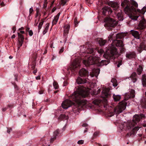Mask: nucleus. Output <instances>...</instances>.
Here are the masks:
<instances>
[{"instance_id":"nucleus-13","label":"nucleus","mask_w":146,"mask_h":146,"mask_svg":"<svg viewBox=\"0 0 146 146\" xmlns=\"http://www.w3.org/2000/svg\"><path fill=\"white\" fill-rule=\"evenodd\" d=\"M102 13L104 15L108 12L109 14H110L112 12V11L110 8L108 7H105L102 9Z\"/></svg>"},{"instance_id":"nucleus-17","label":"nucleus","mask_w":146,"mask_h":146,"mask_svg":"<svg viewBox=\"0 0 146 146\" xmlns=\"http://www.w3.org/2000/svg\"><path fill=\"white\" fill-rule=\"evenodd\" d=\"M136 73L134 72L129 77V79H130L133 83H135L137 80V79L136 77Z\"/></svg>"},{"instance_id":"nucleus-46","label":"nucleus","mask_w":146,"mask_h":146,"mask_svg":"<svg viewBox=\"0 0 146 146\" xmlns=\"http://www.w3.org/2000/svg\"><path fill=\"white\" fill-rule=\"evenodd\" d=\"M121 64H122L121 61H119L118 62V64L117 65V67H120V66H121Z\"/></svg>"},{"instance_id":"nucleus-9","label":"nucleus","mask_w":146,"mask_h":146,"mask_svg":"<svg viewBox=\"0 0 146 146\" xmlns=\"http://www.w3.org/2000/svg\"><path fill=\"white\" fill-rule=\"evenodd\" d=\"M80 60L79 59H77L74 60L72 63L70 67V70H74L78 68L80 65Z\"/></svg>"},{"instance_id":"nucleus-51","label":"nucleus","mask_w":146,"mask_h":146,"mask_svg":"<svg viewBox=\"0 0 146 146\" xmlns=\"http://www.w3.org/2000/svg\"><path fill=\"white\" fill-rule=\"evenodd\" d=\"M13 33H14L15 32V31L16 30V27H13Z\"/></svg>"},{"instance_id":"nucleus-26","label":"nucleus","mask_w":146,"mask_h":146,"mask_svg":"<svg viewBox=\"0 0 146 146\" xmlns=\"http://www.w3.org/2000/svg\"><path fill=\"white\" fill-rule=\"evenodd\" d=\"M98 41L100 46H103L104 45L106 42V40H103L102 38L98 39Z\"/></svg>"},{"instance_id":"nucleus-25","label":"nucleus","mask_w":146,"mask_h":146,"mask_svg":"<svg viewBox=\"0 0 146 146\" xmlns=\"http://www.w3.org/2000/svg\"><path fill=\"white\" fill-rule=\"evenodd\" d=\"M146 47L143 44H141L140 46L137 48V50L139 53H141L143 50H145Z\"/></svg>"},{"instance_id":"nucleus-4","label":"nucleus","mask_w":146,"mask_h":146,"mask_svg":"<svg viewBox=\"0 0 146 146\" xmlns=\"http://www.w3.org/2000/svg\"><path fill=\"white\" fill-rule=\"evenodd\" d=\"M126 103L125 101L123 100L120 102L114 109V112H110L111 116L113 115L114 113L118 114L122 112L126 108Z\"/></svg>"},{"instance_id":"nucleus-8","label":"nucleus","mask_w":146,"mask_h":146,"mask_svg":"<svg viewBox=\"0 0 146 146\" xmlns=\"http://www.w3.org/2000/svg\"><path fill=\"white\" fill-rule=\"evenodd\" d=\"M73 103L71 100L67 99L62 102V106L64 109H67L70 107Z\"/></svg>"},{"instance_id":"nucleus-45","label":"nucleus","mask_w":146,"mask_h":146,"mask_svg":"<svg viewBox=\"0 0 146 146\" xmlns=\"http://www.w3.org/2000/svg\"><path fill=\"white\" fill-rule=\"evenodd\" d=\"M29 33L30 36H32L33 35V32L31 30H29Z\"/></svg>"},{"instance_id":"nucleus-16","label":"nucleus","mask_w":146,"mask_h":146,"mask_svg":"<svg viewBox=\"0 0 146 146\" xmlns=\"http://www.w3.org/2000/svg\"><path fill=\"white\" fill-rule=\"evenodd\" d=\"M76 82L78 84H81L86 83L87 82H88V81L86 79H83L80 77H78L76 80Z\"/></svg>"},{"instance_id":"nucleus-43","label":"nucleus","mask_w":146,"mask_h":146,"mask_svg":"<svg viewBox=\"0 0 146 146\" xmlns=\"http://www.w3.org/2000/svg\"><path fill=\"white\" fill-rule=\"evenodd\" d=\"M33 7H31L29 9V14L31 15V14L33 12Z\"/></svg>"},{"instance_id":"nucleus-49","label":"nucleus","mask_w":146,"mask_h":146,"mask_svg":"<svg viewBox=\"0 0 146 146\" xmlns=\"http://www.w3.org/2000/svg\"><path fill=\"white\" fill-rule=\"evenodd\" d=\"M7 44H6L5 45V47H6V49H8V48H9L8 43H7Z\"/></svg>"},{"instance_id":"nucleus-38","label":"nucleus","mask_w":146,"mask_h":146,"mask_svg":"<svg viewBox=\"0 0 146 146\" xmlns=\"http://www.w3.org/2000/svg\"><path fill=\"white\" fill-rule=\"evenodd\" d=\"M95 50H96L95 49H94L92 48H89L87 52L88 53L91 54L93 53Z\"/></svg>"},{"instance_id":"nucleus-19","label":"nucleus","mask_w":146,"mask_h":146,"mask_svg":"<svg viewBox=\"0 0 146 146\" xmlns=\"http://www.w3.org/2000/svg\"><path fill=\"white\" fill-rule=\"evenodd\" d=\"M59 130L57 129L53 133V137L51 138L50 140V142H52L56 138V137L59 133Z\"/></svg>"},{"instance_id":"nucleus-28","label":"nucleus","mask_w":146,"mask_h":146,"mask_svg":"<svg viewBox=\"0 0 146 146\" xmlns=\"http://www.w3.org/2000/svg\"><path fill=\"white\" fill-rule=\"evenodd\" d=\"M115 35H114V32H112L109 35L108 38L109 39V40H112L114 41L115 40L113 39V38H115Z\"/></svg>"},{"instance_id":"nucleus-12","label":"nucleus","mask_w":146,"mask_h":146,"mask_svg":"<svg viewBox=\"0 0 146 146\" xmlns=\"http://www.w3.org/2000/svg\"><path fill=\"white\" fill-rule=\"evenodd\" d=\"M88 71L83 68L80 70L79 72L80 75L81 77L88 76Z\"/></svg>"},{"instance_id":"nucleus-50","label":"nucleus","mask_w":146,"mask_h":146,"mask_svg":"<svg viewBox=\"0 0 146 146\" xmlns=\"http://www.w3.org/2000/svg\"><path fill=\"white\" fill-rule=\"evenodd\" d=\"M63 51H64L63 48H62L60 49V51L59 52L60 53H62V52H63Z\"/></svg>"},{"instance_id":"nucleus-41","label":"nucleus","mask_w":146,"mask_h":146,"mask_svg":"<svg viewBox=\"0 0 146 146\" xmlns=\"http://www.w3.org/2000/svg\"><path fill=\"white\" fill-rule=\"evenodd\" d=\"M103 50L102 49H100L98 50V52L99 54H100V55L101 54H102L103 53Z\"/></svg>"},{"instance_id":"nucleus-22","label":"nucleus","mask_w":146,"mask_h":146,"mask_svg":"<svg viewBox=\"0 0 146 146\" xmlns=\"http://www.w3.org/2000/svg\"><path fill=\"white\" fill-rule=\"evenodd\" d=\"M146 26L145 22L144 21H141L139 24L138 28L141 29L142 30L144 29Z\"/></svg>"},{"instance_id":"nucleus-48","label":"nucleus","mask_w":146,"mask_h":146,"mask_svg":"<svg viewBox=\"0 0 146 146\" xmlns=\"http://www.w3.org/2000/svg\"><path fill=\"white\" fill-rule=\"evenodd\" d=\"M40 76H36V80H40Z\"/></svg>"},{"instance_id":"nucleus-18","label":"nucleus","mask_w":146,"mask_h":146,"mask_svg":"<svg viewBox=\"0 0 146 146\" xmlns=\"http://www.w3.org/2000/svg\"><path fill=\"white\" fill-rule=\"evenodd\" d=\"M113 41L117 46L123 47L124 46L123 42L121 40H114Z\"/></svg>"},{"instance_id":"nucleus-30","label":"nucleus","mask_w":146,"mask_h":146,"mask_svg":"<svg viewBox=\"0 0 146 146\" xmlns=\"http://www.w3.org/2000/svg\"><path fill=\"white\" fill-rule=\"evenodd\" d=\"M49 26V23H47L46 24L45 26L43 32V35L45 34L47 32Z\"/></svg>"},{"instance_id":"nucleus-36","label":"nucleus","mask_w":146,"mask_h":146,"mask_svg":"<svg viewBox=\"0 0 146 146\" xmlns=\"http://www.w3.org/2000/svg\"><path fill=\"white\" fill-rule=\"evenodd\" d=\"M53 85L55 89H58V83L55 82H54L53 83Z\"/></svg>"},{"instance_id":"nucleus-32","label":"nucleus","mask_w":146,"mask_h":146,"mask_svg":"<svg viewBox=\"0 0 146 146\" xmlns=\"http://www.w3.org/2000/svg\"><path fill=\"white\" fill-rule=\"evenodd\" d=\"M111 82L112 83L113 85L115 87L117 85V83L116 79H112L111 80Z\"/></svg>"},{"instance_id":"nucleus-10","label":"nucleus","mask_w":146,"mask_h":146,"mask_svg":"<svg viewBox=\"0 0 146 146\" xmlns=\"http://www.w3.org/2000/svg\"><path fill=\"white\" fill-rule=\"evenodd\" d=\"M135 96V90H131L128 93H126L125 94V100H126L129 98H133Z\"/></svg>"},{"instance_id":"nucleus-57","label":"nucleus","mask_w":146,"mask_h":146,"mask_svg":"<svg viewBox=\"0 0 146 146\" xmlns=\"http://www.w3.org/2000/svg\"><path fill=\"white\" fill-rule=\"evenodd\" d=\"M69 69H70V68H67L66 70L68 71L67 73H70V71H69Z\"/></svg>"},{"instance_id":"nucleus-11","label":"nucleus","mask_w":146,"mask_h":146,"mask_svg":"<svg viewBox=\"0 0 146 146\" xmlns=\"http://www.w3.org/2000/svg\"><path fill=\"white\" fill-rule=\"evenodd\" d=\"M126 125L127 127V129H132L133 130V131L134 132L136 131H138L139 129V127H134V124H132L131 123H128Z\"/></svg>"},{"instance_id":"nucleus-1","label":"nucleus","mask_w":146,"mask_h":146,"mask_svg":"<svg viewBox=\"0 0 146 146\" xmlns=\"http://www.w3.org/2000/svg\"><path fill=\"white\" fill-rule=\"evenodd\" d=\"M117 53V49L114 46L111 44L109 45L108 50L103 55L104 57L107 59L102 60L100 62L99 60V57L98 56H96L94 55L90 56L87 60H83V63L86 66L96 64L98 62H99L98 65L100 66L106 65L109 63V61L108 59H114L118 56Z\"/></svg>"},{"instance_id":"nucleus-61","label":"nucleus","mask_w":146,"mask_h":146,"mask_svg":"<svg viewBox=\"0 0 146 146\" xmlns=\"http://www.w3.org/2000/svg\"><path fill=\"white\" fill-rule=\"evenodd\" d=\"M94 134L95 135H97L98 134V133L97 132H96L94 133Z\"/></svg>"},{"instance_id":"nucleus-34","label":"nucleus","mask_w":146,"mask_h":146,"mask_svg":"<svg viewBox=\"0 0 146 146\" xmlns=\"http://www.w3.org/2000/svg\"><path fill=\"white\" fill-rule=\"evenodd\" d=\"M143 68L141 66H139V68L137 69V72L138 74H140L142 71Z\"/></svg>"},{"instance_id":"nucleus-42","label":"nucleus","mask_w":146,"mask_h":146,"mask_svg":"<svg viewBox=\"0 0 146 146\" xmlns=\"http://www.w3.org/2000/svg\"><path fill=\"white\" fill-rule=\"evenodd\" d=\"M78 143L79 145H81L83 143L84 141L82 140H80L78 141Z\"/></svg>"},{"instance_id":"nucleus-2","label":"nucleus","mask_w":146,"mask_h":146,"mask_svg":"<svg viewBox=\"0 0 146 146\" xmlns=\"http://www.w3.org/2000/svg\"><path fill=\"white\" fill-rule=\"evenodd\" d=\"M138 6L137 3L134 1L132 0L127 4L124 9L125 13L131 19L134 21L137 20L141 14H144L146 11V7H144L141 10L136 9L134 7H137Z\"/></svg>"},{"instance_id":"nucleus-6","label":"nucleus","mask_w":146,"mask_h":146,"mask_svg":"<svg viewBox=\"0 0 146 146\" xmlns=\"http://www.w3.org/2000/svg\"><path fill=\"white\" fill-rule=\"evenodd\" d=\"M105 24L104 25L106 27H113L117 25V22L113 19L109 17L106 18L104 20Z\"/></svg>"},{"instance_id":"nucleus-62","label":"nucleus","mask_w":146,"mask_h":146,"mask_svg":"<svg viewBox=\"0 0 146 146\" xmlns=\"http://www.w3.org/2000/svg\"><path fill=\"white\" fill-rule=\"evenodd\" d=\"M36 72H37V71L36 70H35L33 71V73H34L35 74V73H36Z\"/></svg>"},{"instance_id":"nucleus-44","label":"nucleus","mask_w":146,"mask_h":146,"mask_svg":"<svg viewBox=\"0 0 146 146\" xmlns=\"http://www.w3.org/2000/svg\"><path fill=\"white\" fill-rule=\"evenodd\" d=\"M127 2V0H125L122 3H121V5L123 7H124L125 4L126 3V2Z\"/></svg>"},{"instance_id":"nucleus-63","label":"nucleus","mask_w":146,"mask_h":146,"mask_svg":"<svg viewBox=\"0 0 146 146\" xmlns=\"http://www.w3.org/2000/svg\"><path fill=\"white\" fill-rule=\"evenodd\" d=\"M7 131L8 133H9V129H8V128L7 129Z\"/></svg>"},{"instance_id":"nucleus-52","label":"nucleus","mask_w":146,"mask_h":146,"mask_svg":"<svg viewBox=\"0 0 146 146\" xmlns=\"http://www.w3.org/2000/svg\"><path fill=\"white\" fill-rule=\"evenodd\" d=\"M29 27H26V31H29Z\"/></svg>"},{"instance_id":"nucleus-40","label":"nucleus","mask_w":146,"mask_h":146,"mask_svg":"<svg viewBox=\"0 0 146 146\" xmlns=\"http://www.w3.org/2000/svg\"><path fill=\"white\" fill-rule=\"evenodd\" d=\"M36 15L35 16V18L36 19L37 17H40V16H39V9H36Z\"/></svg>"},{"instance_id":"nucleus-29","label":"nucleus","mask_w":146,"mask_h":146,"mask_svg":"<svg viewBox=\"0 0 146 146\" xmlns=\"http://www.w3.org/2000/svg\"><path fill=\"white\" fill-rule=\"evenodd\" d=\"M113 98L115 101H117L121 99V96L119 95H115L113 94Z\"/></svg>"},{"instance_id":"nucleus-37","label":"nucleus","mask_w":146,"mask_h":146,"mask_svg":"<svg viewBox=\"0 0 146 146\" xmlns=\"http://www.w3.org/2000/svg\"><path fill=\"white\" fill-rule=\"evenodd\" d=\"M23 42V41L22 42V41H20L19 40H18V48H19L20 47L22 46Z\"/></svg>"},{"instance_id":"nucleus-47","label":"nucleus","mask_w":146,"mask_h":146,"mask_svg":"<svg viewBox=\"0 0 146 146\" xmlns=\"http://www.w3.org/2000/svg\"><path fill=\"white\" fill-rule=\"evenodd\" d=\"M74 23H75V26H76V25L78 23V21H77V19L76 18L74 20Z\"/></svg>"},{"instance_id":"nucleus-15","label":"nucleus","mask_w":146,"mask_h":146,"mask_svg":"<svg viewBox=\"0 0 146 146\" xmlns=\"http://www.w3.org/2000/svg\"><path fill=\"white\" fill-rule=\"evenodd\" d=\"M100 72V70L99 69H94L93 70L92 74H90V75L91 77H92L94 76L96 77L98 75Z\"/></svg>"},{"instance_id":"nucleus-20","label":"nucleus","mask_w":146,"mask_h":146,"mask_svg":"<svg viewBox=\"0 0 146 146\" xmlns=\"http://www.w3.org/2000/svg\"><path fill=\"white\" fill-rule=\"evenodd\" d=\"M132 35L137 39L139 38V35L138 32L136 31L131 30L130 31Z\"/></svg>"},{"instance_id":"nucleus-64","label":"nucleus","mask_w":146,"mask_h":146,"mask_svg":"<svg viewBox=\"0 0 146 146\" xmlns=\"http://www.w3.org/2000/svg\"><path fill=\"white\" fill-rule=\"evenodd\" d=\"M35 66L33 65V66L32 67V68L33 69H34V68H35Z\"/></svg>"},{"instance_id":"nucleus-53","label":"nucleus","mask_w":146,"mask_h":146,"mask_svg":"<svg viewBox=\"0 0 146 146\" xmlns=\"http://www.w3.org/2000/svg\"><path fill=\"white\" fill-rule=\"evenodd\" d=\"M87 124H86V123L83 124L82 125V126L84 127H86L87 126Z\"/></svg>"},{"instance_id":"nucleus-7","label":"nucleus","mask_w":146,"mask_h":146,"mask_svg":"<svg viewBox=\"0 0 146 146\" xmlns=\"http://www.w3.org/2000/svg\"><path fill=\"white\" fill-rule=\"evenodd\" d=\"M109 90L108 88H104L102 92V97L103 98V100L102 101L106 104L107 103V100L105 98L108 97L110 96L109 94Z\"/></svg>"},{"instance_id":"nucleus-33","label":"nucleus","mask_w":146,"mask_h":146,"mask_svg":"<svg viewBox=\"0 0 146 146\" xmlns=\"http://www.w3.org/2000/svg\"><path fill=\"white\" fill-rule=\"evenodd\" d=\"M18 40L22 41V42L23 41L24 37L23 35L18 33Z\"/></svg>"},{"instance_id":"nucleus-60","label":"nucleus","mask_w":146,"mask_h":146,"mask_svg":"<svg viewBox=\"0 0 146 146\" xmlns=\"http://www.w3.org/2000/svg\"><path fill=\"white\" fill-rule=\"evenodd\" d=\"M20 33L22 34H24L25 33V32L24 31H21Z\"/></svg>"},{"instance_id":"nucleus-5","label":"nucleus","mask_w":146,"mask_h":146,"mask_svg":"<svg viewBox=\"0 0 146 146\" xmlns=\"http://www.w3.org/2000/svg\"><path fill=\"white\" fill-rule=\"evenodd\" d=\"M111 7L115 11L117 10L119 12L117 13L116 11L115 12V13L117 14V17L118 20L120 21H123V14L122 13L121 11L118 9L119 5V4L116 2H113L111 4Z\"/></svg>"},{"instance_id":"nucleus-39","label":"nucleus","mask_w":146,"mask_h":146,"mask_svg":"<svg viewBox=\"0 0 146 146\" xmlns=\"http://www.w3.org/2000/svg\"><path fill=\"white\" fill-rule=\"evenodd\" d=\"M43 21H42L40 22L38 27V29L39 30L41 28L43 24Z\"/></svg>"},{"instance_id":"nucleus-35","label":"nucleus","mask_w":146,"mask_h":146,"mask_svg":"<svg viewBox=\"0 0 146 146\" xmlns=\"http://www.w3.org/2000/svg\"><path fill=\"white\" fill-rule=\"evenodd\" d=\"M40 20V17H37L36 19H35V21L34 25L35 26H37L38 23V22Z\"/></svg>"},{"instance_id":"nucleus-14","label":"nucleus","mask_w":146,"mask_h":146,"mask_svg":"<svg viewBox=\"0 0 146 146\" xmlns=\"http://www.w3.org/2000/svg\"><path fill=\"white\" fill-rule=\"evenodd\" d=\"M142 116V115H135L134 116L133 118V122L135 123H136L137 122H139Z\"/></svg>"},{"instance_id":"nucleus-24","label":"nucleus","mask_w":146,"mask_h":146,"mask_svg":"<svg viewBox=\"0 0 146 146\" xmlns=\"http://www.w3.org/2000/svg\"><path fill=\"white\" fill-rule=\"evenodd\" d=\"M70 27V26L68 25H65L64 26V35H66V34L68 33Z\"/></svg>"},{"instance_id":"nucleus-3","label":"nucleus","mask_w":146,"mask_h":146,"mask_svg":"<svg viewBox=\"0 0 146 146\" xmlns=\"http://www.w3.org/2000/svg\"><path fill=\"white\" fill-rule=\"evenodd\" d=\"M78 88L75 91L70 97V99H72L77 103L79 106L82 107L86 104V101L83 100H81L82 98L87 97L90 92L88 89L79 86Z\"/></svg>"},{"instance_id":"nucleus-23","label":"nucleus","mask_w":146,"mask_h":146,"mask_svg":"<svg viewBox=\"0 0 146 146\" xmlns=\"http://www.w3.org/2000/svg\"><path fill=\"white\" fill-rule=\"evenodd\" d=\"M126 56L127 58L130 59L135 57V54L134 52H130L127 53Z\"/></svg>"},{"instance_id":"nucleus-27","label":"nucleus","mask_w":146,"mask_h":146,"mask_svg":"<svg viewBox=\"0 0 146 146\" xmlns=\"http://www.w3.org/2000/svg\"><path fill=\"white\" fill-rule=\"evenodd\" d=\"M142 82L143 86H146V75L144 74L143 75Z\"/></svg>"},{"instance_id":"nucleus-31","label":"nucleus","mask_w":146,"mask_h":146,"mask_svg":"<svg viewBox=\"0 0 146 146\" xmlns=\"http://www.w3.org/2000/svg\"><path fill=\"white\" fill-rule=\"evenodd\" d=\"M124 34H123L122 33H120L117 34H115L116 38H122L124 36Z\"/></svg>"},{"instance_id":"nucleus-54","label":"nucleus","mask_w":146,"mask_h":146,"mask_svg":"<svg viewBox=\"0 0 146 146\" xmlns=\"http://www.w3.org/2000/svg\"><path fill=\"white\" fill-rule=\"evenodd\" d=\"M7 109V108H3L2 109V111H5Z\"/></svg>"},{"instance_id":"nucleus-56","label":"nucleus","mask_w":146,"mask_h":146,"mask_svg":"<svg viewBox=\"0 0 146 146\" xmlns=\"http://www.w3.org/2000/svg\"><path fill=\"white\" fill-rule=\"evenodd\" d=\"M4 5V4L3 3H1V5H0V6L1 7V6H3Z\"/></svg>"},{"instance_id":"nucleus-58","label":"nucleus","mask_w":146,"mask_h":146,"mask_svg":"<svg viewBox=\"0 0 146 146\" xmlns=\"http://www.w3.org/2000/svg\"><path fill=\"white\" fill-rule=\"evenodd\" d=\"M19 30H21L24 29V28L23 27H21L20 28H19Z\"/></svg>"},{"instance_id":"nucleus-21","label":"nucleus","mask_w":146,"mask_h":146,"mask_svg":"<svg viewBox=\"0 0 146 146\" xmlns=\"http://www.w3.org/2000/svg\"><path fill=\"white\" fill-rule=\"evenodd\" d=\"M60 15V13H59L57 15L54 17L52 22V25H54L56 23Z\"/></svg>"},{"instance_id":"nucleus-59","label":"nucleus","mask_w":146,"mask_h":146,"mask_svg":"<svg viewBox=\"0 0 146 146\" xmlns=\"http://www.w3.org/2000/svg\"><path fill=\"white\" fill-rule=\"evenodd\" d=\"M67 84V83L66 82H64V86H66Z\"/></svg>"},{"instance_id":"nucleus-55","label":"nucleus","mask_w":146,"mask_h":146,"mask_svg":"<svg viewBox=\"0 0 146 146\" xmlns=\"http://www.w3.org/2000/svg\"><path fill=\"white\" fill-rule=\"evenodd\" d=\"M15 35H13V36H11V38H15Z\"/></svg>"}]
</instances>
